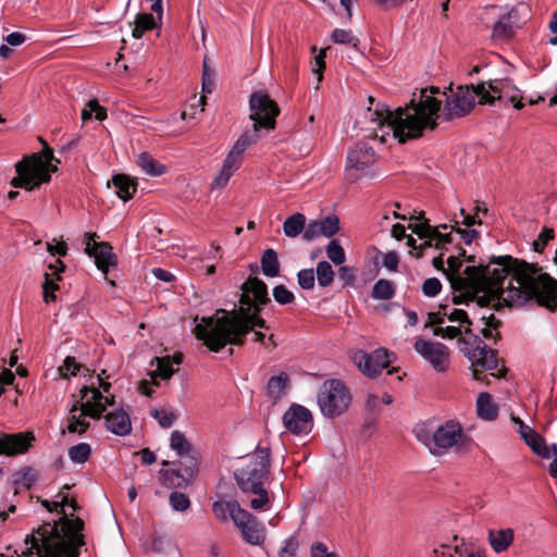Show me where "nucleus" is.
I'll return each instance as SVG.
<instances>
[{
    "label": "nucleus",
    "instance_id": "4d7b16f0",
    "mask_svg": "<svg viewBox=\"0 0 557 557\" xmlns=\"http://www.w3.org/2000/svg\"><path fill=\"white\" fill-rule=\"evenodd\" d=\"M273 297L280 305H288L294 301V294L284 285H277L273 289Z\"/></svg>",
    "mask_w": 557,
    "mask_h": 557
},
{
    "label": "nucleus",
    "instance_id": "774afa93",
    "mask_svg": "<svg viewBox=\"0 0 557 557\" xmlns=\"http://www.w3.org/2000/svg\"><path fill=\"white\" fill-rule=\"evenodd\" d=\"M47 250L50 252L51 256H65L67 252V246L63 242H57L53 239L52 243H47Z\"/></svg>",
    "mask_w": 557,
    "mask_h": 557
},
{
    "label": "nucleus",
    "instance_id": "bf43d9fd",
    "mask_svg": "<svg viewBox=\"0 0 557 557\" xmlns=\"http://www.w3.org/2000/svg\"><path fill=\"white\" fill-rule=\"evenodd\" d=\"M247 493L257 495L250 500V506L255 510L262 509L269 503V495L263 486H260V491H248Z\"/></svg>",
    "mask_w": 557,
    "mask_h": 557
},
{
    "label": "nucleus",
    "instance_id": "c85d7f7f",
    "mask_svg": "<svg viewBox=\"0 0 557 557\" xmlns=\"http://www.w3.org/2000/svg\"><path fill=\"white\" fill-rule=\"evenodd\" d=\"M488 542L494 552L498 554L506 552L513 542V531L509 528L496 531L491 530L488 532Z\"/></svg>",
    "mask_w": 557,
    "mask_h": 557
},
{
    "label": "nucleus",
    "instance_id": "052dcab7",
    "mask_svg": "<svg viewBox=\"0 0 557 557\" xmlns=\"http://www.w3.org/2000/svg\"><path fill=\"white\" fill-rule=\"evenodd\" d=\"M233 175H234V173H232L231 171H228L222 166L220 172L213 178V181L211 183V188L212 189L224 188Z\"/></svg>",
    "mask_w": 557,
    "mask_h": 557
},
{
    "label": "nucleus",
    "instance_id": "5fc2aeb1",
    "mask_svg": "<svg viewBox=\"0 0 557 557\" xmlns=\"http://www.w3.org/2000/svg\"><path fill=\"white\" fill-rule=\"evenodd\" d=\"M297 281L301 288L311 289L314 286V272L312 269L300 270L297 274Z\"/></svg>",
    "mask_w": 557,
    "mask_h": 557
},
{
    "label": "nucleus",
    "instance_id": "2eb2a0df",
    "mask_svg": "<svg viewBox=\"0 0 557 557\" xmlns=\"http://www.w3.org/2000/svg\"><path fill=\"white\" fill-rule=\"evenodd\" d=\"M374 162L373 148L366 143L356 144L347 153L346 173L351 180H356Z\"/></svg>",
    "mask_w": 557,
    "mask_h": 557
},
{
    "label": "nucleus",
    "instance_id": "72a5a7b5",
    "mask_svg": "<svg viewBox=\"0 0 557 557\" xmlns=\"http://www.w3.org/2000/svg\"><path fill=\"white\" fill-rule=\"evenodd\" d=\"M244 540L251 545H260L264 542V529L257 521H252L240 530Z\"/></svg>",
    "mask_w": 557,
    "mask_h": 557
},
{
    "label": "nucleus",
    "instance_id": "6ab92c4d",
    "mask_svg": "<svg viewBox=\"0 0 557 557\" xmlns=\"http://www.w3.org/2000/svg\"><path fill=\"white\" fill-rule=\"evenodd\" d=\"M261 135L256 131H246L232 146L226 154L222 166L232 173H235L244 161L245 151L252 145L257 144Z\"/></svg>",
    "mask_w": 557,
    "mask_h": 557
},
{
    "label": "nucleus",
    "instance_id": "13d9d810",
    "mask_svg": "<svg viewBox=\"0 0 557 557\" xmlns=\"http://www.w3.org/2000/svg\"><path fill=\"white\" fill-rule=\"evenodd\" d=\"M442 289V283L436 277L426 278L422 284V293L426 297H435Z\"/></svg>",
    "mask_w": 557,
    "mask_h": 557
},
{
    "label": "nucleus",
    "instance_id": "09e8293b",
    "mask_svg": "<svg viewBox=\"0 0 557 557\" xmlns=\"http://www.w3.org/2000/svg\"><path fill=\"white\" fill-rule=\"evenodd\" d=\"M151 416L158 421L160 426L164 429L172 426L176 420L175 413L165 409H154L151 411Z\"/></svg>",
    "mask_w": 557,
    "mask_h": 557
},
{
    "label": "nucleus",
    "instance_id": "0eeeda50",
    "mask_svg": "<svg viewBox=\"0 0 557 557\" xmlns=\"http://www.w3.org/2000/svg\"><path fill=\"white\" fill-rule=\"evenodd\" d=\"M465 333L467 336L458 341L459 349L471 362L473 379L479 381L483 371L497 369L498 360L495 352L487 347L482 338L472 334L468 326Z\"/></svg>",
    "mask_w": 557,
    "mask_h": 557
},
{
    "label": "nucleus",
    "instance_id": "f704fd0d",
    "mask_svg": "<svg viewBox=\"0 0 557 557\" xmlns=\"http://www.w3.org/2000/svg\"><path fill=\"white\" fill-rule=\"evenodd\" d=\"M395 290L396 287L391 281L380 278L373 285L371 296L376 300H389L395 296Z\"/></svg>",
    "mask_w": 557,
    "mask_h": 557
},
{
    "label": "nucleus",
    "instance_id": "79ce46f5",
    "mask_svg": "<svg viewBox=\"0 0 557 557\" xmlns=\"http://www.w3.org/2000/svg\"><path fill=\"white\" fill-rule=\"evenodd\" d=\"M334 278V271L327 261H321L317 265V280L320 286H330Z\"/></svg>",
    "mask_w": 557,
    "mask_h": 557
},
{
    "label": "nucleus",
    "instance_id": "49530a36",
    "mask_svg": "<svg viewBox=\"0 0 557 557\" xmlns=\"http://www.w3.org/2000/svg\"><path fill=\"white\" fill-rule=\"evenodd\" d=\"M327 258L335 264H343L345 262V251L337 240L333 239L326 247Z\"/></svg>",
    "mask_w": 557,
    "mask_h": 557
},
{
    "label": "nucleus",
    "instance_id": "412c9836",
    "mask_svg": "<svg viewBox=\"0 0 557 557\" xmlns=\"http://www.w3.org/2000/svg\"><path fill=\"white\" fill-rule=\"evenodd\" d=\"M338 230V218L336 215H327L322 220L310 221L305 228L302 237L305 240L311 242L320 236L331 237L336 234Z\"/></svg>",
    "mask_w": 557,
    "mask_h": 557
},
{
    "label": "nucleus",
    "instance_id": "a19ab883",
    "mask_svg": "<svg viewBox=\"0 0 557 557\" xmlns=\"http://www.w3.org/2000/svg\"><path fill=\"white\" fill-rule=\"evenodd\" d=\"M13 484L15 485V492L18 488H29L35 482V473L30 468H23L13 474Z\"/></svg>",
    "mask_w": 557,
    "mask_h": 557
},
{
    "label": "nucleus",
    "instance_id": "c03bdc74",
    "mask_svg": "<svg viewBox=\"0 0 557 557\" xmlns=\"http://www.w3.org/2000/svg\"><path fill=\"white\" fill-rule=\"evenodd\" d=\"M169 503L173 510L175 511H186L190 507L189 497L182 493L174 491L169 496Z\"/></svg>",
    "mask_w": 557,
    "mask_h": 557
},
{
    "label": "nucleus",
    "instance_id": "4468645a",
    "mask_svg": "<svg viewBox=\"0 0 557 557\" xmlns=\"http://www.w3.org/2000/svg\"><path fill=\"white\" fill-rule=\"evenodd\" d=\"M414 349L435 371L445 372L448 369L449 349L444 344L418 337Z\"/></svg>",
    "mask_w": 557,
    "mask_h": 557
},
{
    "label": "nucleus",
    "instance_id": "f03ea898",
    "mask_svg": "<svg viewBox=\"0 0 557 557\" xmlns=\"http://www.w3.org/2000/svg\"><path fill=\"white\" fill-rule=\"evenodd\" d=\"M478 90L479 85H471V88L459 86L456 92L446 96L438 87H429L413 92L410 103L396 111L377 104L374 111L368 109L372 124L369 131L373 139L384 145L394 140L403 144L419 138L425 129H435L441 116L451 120L467 114L473 108L476 97L480 103H485L482 92Z\"/></svg>",
    "mask_w": 557,
    "mask_h": 557
},
{
    "label": "nucleus",
    "instance_id": "8fccbe9b",
    "mask_svg": "<svg viewBox=\"0 0 557 557\" xmlns=\"http://www.w3.org/2000/svg\"><path fill=\"white\" fill-rule=\"evenodd\" d=\"M332 39L336 44L352 45L357 47L358 40L352 35L351 30L336 28L332 33Z\"/></svg>",
    "mask_w": 557,
    "mask_h": 557
},
{
    "label": "nucleus",
    "instance_id": "dca6fc26",
    "mask_svg": "<svg viewBox=\"0 0 557 557\" xmlns=\"http://www.w3.org/2000/svg\"><path fill=\"white\" fill-rule=\"evenodd\" d=\"M283 425L294 435H308L313 429L312 413L305 406L293 404L283 414Z\"/></svg>",
    "mask_w": 557,
    "mask_h": 557
},
{
    "label": "nucleus",
    "instance_id": "a18cd8bd",
    "mask_svg": "<svg viewBox=\"0 0 557 557\" xmlns=\"http://www.w3.org/2000/svg\"><path fill=\"white\" fill-rule=\"evenodd\" d=\"M232 500L231 502H223V500H216L212 504V512L214 517L221 521L225 522L227 521L228 516H232L233 507Z\"/></svg>",
    "mask_w": 557,
    "mask_h": 557
},
{
    "label": "nucleus",
    "instance_id": "a878e982",
    "mask_svg": "<svg viewBox=\"0 0 557 557\" xmlns=\"http://www.w3.org/2000/svg\"><path fill=\"white\" fill-rule=\"evenodd\" d=\"M48 272L45 273L44 299L46 302L53 301L55 295L53 292L58 288L57 281L60 280V273L64 270V264L60 259H55L48 265Z\"/></svg>",
    "mask_w": 557,
    "mask_h": 557
},
{
    "label": "nucleus",
    "instance_id": "5701e85b",
    "mask_svg": "<svg viewBox=\"0 0 557 557\" xmlns=\"http://www.w3.org/2000/svg\"><path fill=\"white\" fill-rule=\"evenodd\" d=\"M518 11L511 9L505 14H498V18L493 23L492 36L495 39L506 40L513 36L518 27Z\"/></svg>",
    "mask_w": 557,
    "mask_h": 557
},
{
    "label": "nucleus",
    "instance_id": "bb28decb",
    "mask_svg": "<svg viewBox=\"0 0 557 557\" xmlns=\"http://www.w3.org/2000/svg\"><path fill=\"white\" fill-rule=\"evenodd\" d=\"M522 441L530 447V449L534 454L544 459H549L552 456L557 455V446L555 444L548 446L545 440L535 431H533Z\"/></svg>",
    "mask_w": 557,
    "mask_h": 557
},
{
    "label": "nucleus",
    "instance_id": "de8ad7c7",
    "mask_svg": "<svg viewBox=\"0 0 557 557\" xmlns=\"http://www.w3.org/2000/svg\"><path fill=\"white\" fill-rule=\"evenodd\" d=\"M391 214L393 215V218L395 219H400V220H409V221H423L422 223L426 222V220H424V212L423 211H417V210H412V211H407V212H398L397 210H393L391 211ZM383 220L384 221H388L389 220V212H386L384 215H383Z\"/></svg>",
    "mask_w": 557,
    "mask_h": 557
},
{
    "label": "nucleus",
    "instance_id": "a211bd4d",
    "mask_svg": "<svg viewBox=\"0 0 557 557\" xmlns=\"http://www.w3.org/2000/svg\"><path fill=\"white\" fill-rule=\"evenodd\" d=\"M96 234L85 233L84 250L89 257L95 259L97 268L102 272L104 278H107L109 268L116 265V256L108 244L97 243L94 238Z\"/></svg>",
    "mask_w": 557,
    "mask_h": 557
},
{
    "label": "nucleus",
    "instance_id": "423d86ee",
    "mask_svg": "<svg viewBox=\"0 0 557 557\" xmlns=\"http://www.w3.org/2000/svg\"><path fill=\"white\" fill-rule=\"evenodd\" d=\"M113 400L114 396H104L94 385L84 386L81 389V401H76L70 410L66 430L70 433H85L89 428L87 418L99 419Z\"/></svg>",
    "mask_w": 557,
    "mask_h": 557
},
{
    "label": "nucleus",
    "instance_id": "6e6552de",
    "mask_svg": "<svg viewBox=\"0 0 557 557\" xmlns=\"http://www.w3.org/2000/svg\"><path fill=\"white\" fill-rule=\"evenodd\" d=\"M351 399L348 387L336 379L324 381L317 395L320 411L326 418L342 416L348 410Z\"/></svg>",
    "mask_w": 557,
    "mask_h": 557
},
{
    "label": "nucleus",
    "instance_id": "6e6d98bb",
    "mask_svg": "<svg viewBox=\"0 0 557 557\" xmlns=\"http://www.w3.org/2000/svg\"><path fill=\"white\" fill-rule=\"evenodd\" d=\"M484 322V327L482 329V335L486 339H495L497 332V325L498 322L495 320L494 315L491 314L490 317H482L481 319Z\"/></svg>",
    "mask_w": 557,
    "mask_h": 557
},
{
    "label": "nucleus",
    "instance_id": "f257e3e1",
    "mask_svg": "<svg viewBox=\"0 0 557 557\" xmlns=\"http://www.w3.org/2000/svg\"><path fill=\"white\" fill-rule=\"evenodd\" d=\"M446 276L454 292V304L475 301L480 307L523 305L535 300L543 306L557 304V281L537 268L510 256L487 264H467L456 257L447 260Z\"/></svg>",
    "mask_w": 557,
    "mask_h": 557
},
{
    "label": "nucleus",
    "instance_id": "c9c22d12",
    "mask_svg": "<svg viewBox=\"0 0 557 557\" xmlns=\"http://www.w3.org/2000/svg\"><path fill=\"white\" fill-rule=\"evenodd\" d=\"M261 268L265 276L274 277L278 275L280 264L277 255L273 249H267L261 257Z\"/></svg>",
    "mask_w": 557,
    "mask_h": 557
},
{
    "label": "nucleus",
    "instance_id": "4be33fe9",
    "mask_svg": "<svg viewBox=\"0 0 557 557\" xmlns=\"http://www.w3.org/2000/svg\"><path fill=\"white\" fill-rule=\"evenodd\" d=\"M153 363H156V370H153L151 373V382L148 380H144L139 384V392L146 396H150L152 394L153 388L151 385H158L157 377L168 380L174 373L170 357H156L154 360L152 361V364Z\"/></svg>",
    "mask_w": 557,
    "mask_h": 557
},
{
    "label": "nucleus",
    "instance_id": "f8f14e48",
    "mask_svg": "<svg viewBox=\"0 0 557 557\" xmlns=\"http://www.w3.org/2000/svg\"><path fill=\"white\" fill-rule=\"evenodd\" d=\"M414 234L419 236L423 243L417 246V240L412 236L407 237V246L413 250L423 249L424 247H434L436 249H444L446 245L451 243L450 233H446L448 225L442 224L436 227L431 226L429 223H414L408 226Z\"/></svg>",
    "mask_w": 557,
    "mask_h": 557
},
{
    "label": "nucleus",
    "instance_id": "680f3d73",
    "mask_svg": "<svg viewBox=\"0 0 557 557\" xmlns=\"http://www.w3.org/2000/svg\"><path fill=\"white\" fill-rule=\"evenodd\" d=\"M298 547V541L294 536L288 537L280 550V557H297Z\"/></svg>",
    "mask_w": 557,
    "mask_h": 557
},
{
    "label": "nucleus",
    "instance_id": "69168bd1",
    "mask_svg": "<svg viewBox=\"0 0 557 557\" xmlns=\"http://www.w3.org/2000/svg\"><path fill=\"white\" fill-rule=\"evenodd\" d=\"M510 420L512 423L517 425V432L519 433L521 440H524L528 435H530L534 430L530 425L525 424L519 417L511 416Z\"/></svg>",
    "mask_w": 557,
    "mask_h": 557
},
{
    "label": "nucleus",
    "instance_id": "4c0bfd02",
    "mask_svg": "<svg viewBox=\"0 0 557 557\" xmlns=\"http://www.w3.org/2000/svg\"><path fill=\"white\" fill-rule=\"evenodd\" d=\"M231 506L233 507L231 518L239 530L256 520V517L243 509L238 502L232 500Z\"/></svg>",
    "mask_w": 557,
    "mask_h": 557
},
{
    "label": "nucleus",
    "instance_id": "393cba45",
    "mask_svg": "<svg viewBox=\"0 0 557 557\" xmlns=\"http://www.w3.org/2000/svg\"><path fill=\"white\" fill-rule=\"evenodd\" d=\"M433 555L434 557H484L463 542L458 543L457 537H455L454 544H442L435 548Z\"/></svg>",
    "mask_w": 557,
    "mask_h": 557
},
{
    "label": "nucleus",
    "instance_id": "7ed1b4c3",
    "mask_svg": "<svg viewBox=\"0 0 557 557\" xmlns=\"http://www.w3.org/2000/svg\"><path fill=\"white\" fill-rule=\"evenodd\" d=\"M270 301L267 285L257 277H249L243 285L238 309L231 312L218 310L211 317L195 318L194 333L212 351H220L227 344L242 345L244 336L252 331L253 341L263 343L265 335L257 329H268L260 318L259 307Z\"/></svg>",
    "mask_w": 557,
    "mask_h": 557
},
{
    "label": "nucleus",
    "instance_id": "ea45409f",
    "mask_svg": "<svg viewBox=\"0 0 557 557\" xmlns=\"http://www.w3.org/2000/svg\"><path fill=\"white\" fill-rule=\"evenodd\" d=\"M92 114H95L94 117L98 121H103L107 117L106 109L102 108L96 99L89 100L86 103L82 110V120L84 122L88 121L92 117Z\"/></svg>",
    "mask_w": 557,
    "mask_h": 557
},
{
    "label": "nucleus",
    "instance_id": "9b49d317",
    "mask_svg": "<svg viewBox=\"0 0 557 557\" xmlns=\"http://www.w3.org/2000/svg\"><path fill=\"white\" fill-rule=\"evenodd\" d=\"M478 92H482V100L486 103L499 100L504 103H511L516 109L523 108L521 91L510 79H494L479 84Z\"/></svg>",
    "mask_w": 557,
    "mask_h": 557
},
{
    "label": "nucleus",
    "instance_id": "e2e57ef3",
    "mask_svg": "<svg viewBox=\"0 0 557 557\" xmlns=\"http://www.w3.org/2000/svg\"><path fill=\"white\" fill-rule=\"evenodd\" d=\"M310 557H339L336 553L330 552L325 544L315 542L311 545Z\"/></svg>",
    "mask_w": 557,
    "mask_h": 557
},
{
    "label": "nucleus",
    "instance_id": "20e7f679",
    "mask_svg": "<svg viewBox=\"0 0 557 557\" xmlns=\"http://www.w3.org/2000/svg\"><path fill=\"white\" fill-rule=\"evenodd\" d=\"M60 161L53 157V151L48 146L40 153L24 157L15 164L16 176L11 185L15 188L33 190L44 183H48L51 173L57 172Z\"/></svg>",
    "mask_w": 557,
    "mask_h": 557
},
{
    "label": "nucleus",
    "instance_id": "3c124183",
    "mask_svg": "<svg viewBox=\"0 0 557 557\" xmlns=\"http://www.w3.org/2000/svg\"><path fill=\"white\" fill-rule=\"evenodd\" d=\"M555 237V232L553 228L543 227L537 238L533 242V249L537 252H542L546 245L553 240Z\"/></svg>",
    "mask_w": 557,
    "mask_h": 557
},
{
    "label": "nucleus",
    "instance_id": "37998d69",
    "mask_svg": "<svg viewBox=\"0 0 557 557\" xmlns=\"http://www.w3.org/2000/svg\"><path fill=\"white\" fill-rule=\"evenodd\" d=\"M288 376L285 373L270 377L268 382L269 394L278 397L287 385Z\"/></svg>",
    "mask_w": 557,
    "mask_h": 557
},
{
    "label": "nucleus",
    "instance_id": "864d4df0",
    "mask_svg": "<svg viewBox=\"0 0 557 557\" xmlns=\"http://www.w3.org/2000/svg\"><path fill=\"white\" fill-rule=\"evenodd\" d=\"M499 11L500 8L496 5L485 7L480 14L481 23L485 26H493V23L498 18Z\"/></svg>",
    "mask_w": 557,
    "mask_h": 557
},
{
    "label": "nucleus",
    "instance_id": "338daca9",
    "mask_svg": "<svg viewBox=\"0 0 557 557\" xmlns=\"http://www.w3.org/2000/svg\"><path fill=\"white\" fill-rule=\"evenodd\" d=\"M398 262V255L395 251H388L383 256L382 264L389 271H396Z\"/></svg>",
    "mask_w": 557,
    "mask_h": 557
},
{
    "label": "nucleus",
    "instance_id": "0e129e2a",
    "mask_svg": "<svg viewBox=\"0 0 557 557\" xmlns=\"http://www.w3.org/2000/svg\"><path fill=\"white\" fill-rule=\"evenodd\" d=\"M461 331L457 326H437L434 329V335L443 338H456L460 335Z\"/></svg>",
    "mask_w": 557,
    "mask_h": 557
},
{
    "label": "nucleus",
    "instance_id": "473e14b6",
    "mask_svg": "<svg viewBox=\"0 0 557 557\" xmlns=\"http://www.w3.org/2000/svg\"><path fill=\"white\" fill-rule=\"evenodd\" d=\"M306 226L305 215L302 213H294L284 221L283 231L287 237H296L305 232Z\"/></svg>",
    "mask_w": 557,
    "mask_h": 557
},
{
    "label": "nucleus",
    "instance_id": "7c9ffc66",
    "mask_svg": "<svg viewBox=\"0 0 557 557\" xmlns=\"http://www.w3.org/2000/svg\"><path fill=\"white\" fill-rule=\"evenodd\" d=\"M112 184L119 198L127 201L133 197L137 189L136 183L124 174H116L112 177Z\"/></svg>",
    "mask_w": 557,
    "mask_h": 557
},
{
    "label": "nucleus",
    "instance_id": "e433bc0d",
    "mask_svg": "<svg viewBox=\"0 0 557 557\" xmlns=\"http://www.w3.org/2000/svg\"><path fill=\"white\" fill-rule=\"evenodd\" d=\"M157 27L154 17L149 13H139L135 18V27L133 29V37L140 39L145 32Z\"/></svg>",
    "mask_w": 557,
    "mask_h": 557
},
{
    "label": "nucleus",
    "instance_id": "ddd939ff",
    "mask_svg": "<svg viewBox=\"0 0 557 557\" xmlns=\"http://www.w3.org/2000/svg\"><path fill=\"white\" fill-rule=\"evenodd\" d=\"M170 447L181 459V468L175 472L178 478L188 482L198 469L196 453L190 443L181 431H173L170 438Z\"/></svg>",
    "mask_w": 557,
    "mask_h": 557
},
{
    "label": "nucleus",
    "instance_id": "cd10ccee",
    "mask_svg": "<svg viewBox=\"0 0 557 557\" xmlns=\"http://www.w3.org/2000/svg\"><path fill=\"white\" fill-rule=\"evenodd\" d=\"M444 317H447V319L450 322H459L461 324H467L468 326L471 324V321L468 318V314L462 309H449L448 306H443L441 308V311L436 313L430 314V321L432 324H443L444 323Z\"/></svg>",
    "mask_w": 557,
    "mask_h": 557
},
{
    "label": "nucleus",
    "instance_id": "aec40b11",
    "mask_svg": "<svg viewBox=\"0 0 557 557\" xmlns=\"http://www.w3.org/2000/svg\"><path fill=\"white\" fill-rule=\"evenodd\" d=\"M35 440L32 432L0 435V455L14 456L28 450Z\"/></svg>",
    "mask_w": 557,
    "mask_h": 557
},
{
    "label": "nucleus",
    "instance_id": "58836bf2",
    "mask_svg": "<svg viewBox=\"0 0 557 557\" xmlns=\"http://www.w3.org/2000/svg\"><path fill=\"white\" fill-rule=\"evenodd\" d=\"M69 458L74 463L86 462L91 455V447L87 443H79L69 448Z\"/></svg>",
    "mask_w": 557,
    "mask_h": 557
},
{
    "label": "nucleus",
    "instance_id": "1a4fd4ad",
    "mask_svg": "<svg viewBox=\"0 0 557 557\" xmlns=\"http://www.w3.org/2000/svg\"><path fill=\"white\" fill-rule=\"evenodd\" d=\"M270 472V450L258 447L249 456V462L237 469L234 473L235 480L243 492L260 491Z\"/></svg>",
    "mask_w": 557,
    "mask_h": 557
},
{
    "label": "nucleus",
    "instance_id": "b1692460",
    "mask_svg": "<svg viewBox=\"0 0 557 557\" xmlns=\"http://www.w3.org/2000/svg\"><path fill=\"white\" fill-rule=\"evenodd\" d=\"M106 428L111 433L125 436L132 431V422L124 409H115L106 414Z\"/></svg>",
    "mask_w": 557,
    "mask_h": 557
},
{
    "label": "nucleus",
    "instance_id": "603ef678",
    "mask_svg": "<svg viewBox=\"0 0 557 557\" xmlns=\"http://www.w3.org/2000/svg\"><path fill=\"white\" fill-rule=\"evenodd\" d=\"M79 369L81 364L75 361V358L66 357L63 364L59 367V373L62 377L69 379L76 375Z\"/></svg>",
    "mask_w": 557,
    "mask_h": 557
},
{
    "label": "nucleus",
    "instance_id": "f3484780",
    "mask_svg": "<svg viewBox=\"0 0 557 557\" xmlns=\"http://www.w3.org/2000/svg\"><path fill=\"white\" fill-rule=\"evenodd\" d=\"M354 362L368 376H377L391 362V354L385 348H379L371 354L359 350L354 354Z\"/></svg>",
    "mask_w": 557,
    "mask_h": 557
},
{
    "label": "nucleus",
    "instance_id": "9d476101",
    "mask_svg": "<svg viewBox=\"0 0 557 557\" xmlns=\"http://www.w3.org/2000/svg\"><path fill=\"white\" fill-rule=\"evenodd\" d=\"M250 120L253 122L250 131L260 135L261 129L267 132L274 129L275 119L280 114L277 103L270 98L267 91L259 90L249 98Z\"/></svg>",
    "mask_w": 557,
    "mask_h": 557
},
{
    "label": "nucleus",
    "instance_id": "39448f33",
    "mask_svg": "<svg viewBox=\"0 0 557 557\" xmlns=\"http://www.w3.org/2000/svg\"><path fill=\"white\" fill-rule=\"evenodd\" d=\"M413 433L434 456L446 454L451 448L462 445L466 440L463 429L457 420H447L436 428L429 422H421L414 426Z\"/></svg>",
    "mask_w": 557,
    "mask_h": 557
},
{
    "label": "nucleus",
    "instance_id": "2f4dec72",
    "mask_svg": "<svg viewBox=\"0 0 557 557\" xmlns=\"http://www.w3.org/2000/svg\"><path fill=\"white\" fill-rule=\"evenodd\" d=\"M136 164L141 169V171L145 174L150 176H160L166 172L165 165L158 162L148 152L139 153L136 159Z\"/></svg>",
    "mask_w": 557,
    "mask_h": 557
},
{
    "label": "nucleus",
    "instance_id": "c756f323",
    "mask_svg": "<svg viewBox=\"0 0 557 557\" xmlns=\"http://www.w3.org/2000/svg\"><path fill=\"white\" fill-rule=\"evenodd\" d=\"M476 413L485 421H493L498 416V407L488 393H480L476 399Z\"/></svg>",
    "mask_w": 557,
    "mask_h": 557
}]
</instances>
